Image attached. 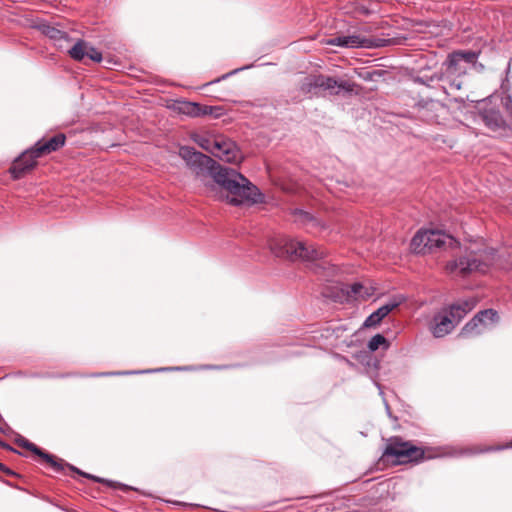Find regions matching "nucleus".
Returning <instances> with one entry per match:
<instances>
[{"mask_svg":"<svg viewBox=\"0 0 512 512\" xmlns=\"http://www.w3.org/2000/svg\"><path fill=\"white\" fill-rule=\"evenodd\" d=\"M179 155L197 176H211L213 183H205L207 187L213 189L218 185L225 189L230 204L238 206L263 202L264 195L260 190L235 169L222 167L211 157L189 146L181 147Z\"/></svg>","mask_w":512,"mask_h":512,"instance_id":"f257e3e1","label":"nucleus"},{"mask_svg":"<svg viewBox=\"0 0 512 512\" xmlns=\"http://www.w3.org/2000/svg\"><path fill=\"white\" fill-rule=\"evenodd\" d=\"M496 257L497 251L494 248L474 249L469 247L464 256L449 261L446 270L450 273H458L462 277L473 272L485 273L495 264Z\"/></svg>","mask_w":512,"mask_h":512,"instance_id":"f03ea898","label":"nucleus"},{"mask_svg":"<svg viewBox=\"0 0 512 512\" xmlns=\"http://www.w3.org/2000/svg\"><path fill=\"white\" fill-rule=\"evenodd\" d=\"M269 247L271 252L279 258H286L289 260H303L313 262L323 259L326 256V251L322 248H317L314 245H307L304 242L296 241L287 236H277L270 240Z\"/></svg>","mask_w":512,"mask_h":512,"instance_id":"7ed1b4c3","label":"nucleus"},{"mask_svg":"<svg viewBox=\"0 0 512 512\" xmlns=\"http://www.w3.org/2000/svg\"><path fill=\"white\" fill-rule=\"evenodd\" d=\"M477 300L469 298L443 308L433 317L430 330L434 337L442 338L451 333L462 319L475 308Z\"/></svg>","mask_w":512,"mask_h":512,"instance_id":"20e7f679","label":"nucleus"},{"mask_svg":"<svg viewBox=\"0 0 512 512\" xmlns=\"http://www.w3.org/2000/svg\"><path fill=\"white\" fill-rule=\"evenodd\" d=\"M425 459V451L411 441L400 436H392L386 440L381 460L391 461L394 465L418 464Z\"/></svg>","mask_w":512,"mask_h":512,"instance_id":"39448f33","label":"nucleus"},{"mask_svg":"<svg viewBox=\"0 0 512 512\" xmlns=\"http://www.w3.org/2000/svg\"><path fill=\"white\" fill-rule=\"evenodd\" d=\"M459 242L440 230H419L411 240V250L416 254H430L445 249L446 246L456 247Z\"/></svg>","mask_w":512,"mask_h":512,"instance_id":"423d86ee","label":"nucleus"},{"mask_svg":"<svg viewBox=\"0 0 512 512\" xmlns=\"http://www.w3.org/2000/svg\"><path fill=\"white\" fill-rule=\"evenodd\" d=\"M336 79L320 73L308 74L299 83V91L309 97L319 96L321 91H327L330 95H339L334 91Z\"/></svg>","mask_w":512,"mask_h":512,"instance_id":"0eeeda50","label":"nucleus"},{"mask_svg":"<svg viewBox=\"0 0 512 512\" xmlns=\"http://www.w3.org/2000/svg\"><path fill=\"white\" fill-rule=\"evenodd\" d=\"M38 158L41 157L36 156V153H34V147L25 150L19 157L14 160L12 166L9 169L12 178L15 180L20 179L32 169H34L37 165Z\"/></svg>","mask_w":512,"mask_h":512,"instance_id":"6e6552de","label":"nucleus"},{"mask_svg":"<svg viewBox=\"0 0 512 512\" xmlns=\"http://www.w3.org/2000/svg\"><path fill=\"white\" fill-rule=\"evenodd\" d=\"M381 40L377 39H368L360 37L359 35H349V36H338L331 39H328L326 41L327 45L332 46H340V47H347V48H372V47H379L382 46L380 44Z\"/></svg>","mask_w":512,"mask_h":512,"instance_id":"1a4fd4ad","label":"nucleus"},{"mask_svg":"<svg viewBox=\"0 0 512 512\" xmlns=\"http://www.w3.org/2000/svg\"><path fill=\"white\" fill-rule=\"evenodd\" d=\"M214 147L212 154L222 161L236 163L241 159L237 145L231 140L224 138L216 139Z\"/></svg>","mask_w":512,"mask_h":512,"instance_id":"9d476101","label":"nucleus"},{"mask_svg":"<svg viewBox=\"0 0 512 512\" xmlns=\"http://www.w3.org/2000/svg\"><path fill=\"white\" fill-rule=\"evenodd\" d=\"M295 222L304 226L307 232L319 235L323 231L328 229V226L320 219L316 218L309 212H306L301 209H295L293 211Z\"/></svg>","mask_w":512,"mask_h":512,"instance_id":"9b49d317","label":"nucleus"},{"mask_svg":"<svg viewBox=\"0 0 512 512\" xmlns=\"http://www.w3.org/2000/svg\"><path fill=\"white\" fill-rule=\"evenodd\" d=\"M66 142V136L63 133H58L49 139L42 138L34 144V153L36 156L44 157L52 152L61 149Z\"/></svg>","mask_w":512,"mask_h":512,"instance_id":"f8f14e48","label":"nucleus"},{"mask_svg":"<svg viewBox=\"0 0 512 512\" xmlns=\"http://www.w3.org/2000/svg\"><path fill=\"white\" fill-rule=\"evenodd\" d=\"M342 294L345 296L347 302L367 300L375 293V288L372 286H364L360 282L353 284H345L341 288Z\"/></svg>","mask_w":512,"mask_h":512,"instance_id":"ddd939ff","label":"nucleus"},{"mask_svg":"<svg viewBox=\"0 0 512 512\" xmlns=\"http://www.w3.org/2000/svg\"><path fill=\"white\" fill-rule=\"evenodd\" d=\"M18 444L38 456L41 461L50 467L53 471H60L63 468L62 466L64 464L59 461L56 456L42 450L36 444L28 441L27 439L19 440Z\"/></svg>","mask_w":512,"mask_h":512,"instance_id":"4468645a","label":"nucleus"},{"mask_svg":"<svg viewBox=\"0 0 512 512\" xmlns=\"http://www.w3.org/2000/svg\"><path fill=\"white\" fill-rule=\"evenodd\" d=\"M496 310L494 309H485L479 311L474 317L468 321L464 327L461 329L459 333V337H470L474 335H479L481 333L480 326H482L483 317H495Z\"/></svg>","mask_w":512,"mask_h":512,"instance_id":"2eb2a0df","label":"nucleus"},{"mask_svg":"<svg viewBox=\"0 0 512 512\" xmlns=\"http://www.w3.org/2000/svg\"><path fill=\"white\" fill-rule=\"evenodd\" d=\"M479 118L485 124V126L492 131H498L506 127L505 120L498 110H481L479 111Z\"/></svg>","mask_w":512,"mask_h":512,"instance_id":"dca6fc26","label":"nucleus"},{"mask_svg":"<svg viewBox=\"0 0 512 512\" xmlns=\"http://www.w3.org/2000/svg\"><path fill=\"white\" fill-rule=\"evenodd\" d=\"M399 302L391 301L381 307H379L376 311L370 314L366 320L364 321V327H376L380 324V322L396 307H398Z\"/></svg>","mask_w":512,"mask_h":512,"instance_id":"f3484780","label":"nucleus"},{"mask_svg":"<svg viewBox=\"0 0 512 512\" xmlns=\"http://www.w3.org/2000/svg\"><path fill=\"white\" fill-rule=\"evenodd\" d=\"M212 107L203 106L195 102L183 101L179 103V112L188 115L190 117H200L209 115L212 113Z\"/></svg>","mask_w":512,"mask_h":512,"instance_id":"a211bd4d","label":"nucleus"},{"mask_svg":"<svg viewBox=\"0 0 512 512\" xmlns=\"http://www.w3.org/2000/svg\"><path fill=\"white\" fill-rule=\"evenodd\" d=\"M58 460L61 461L64 465L62 466L63 468L60 471H55L56 473H65V470L69 469L70 471H72L74 473H77L80 476H83L85 478L91 479V480H93L95 482H98V483H104V484H106L109 487H112V488L121 487L122 489L126 488L125 485H122L120 483H116V482H113L111 480H106V479L97 477L95 475L83 472L80 469H78L77 467H75V466L65 462L61 458H58Z\"/></svg>","mask_w":512,"mask_h":512,"instance_id":"6ab92c4d","label":"nucleus"},{"mask_svg":"<svg viewBox=\"0 0 512 512\" xmlns=\"http://www.w3.org/2000/svg\"><path fill=\"white\" fill-rule=\"evenodd\" d=\"M88 49V42L78 40L73 47L69 50V55L76 61H83Z\"/></svg>","mask_w":512,"mask_h":512,"instance_id":"aec40b11","label":"nucleus"},{"mask_svg":"<svg viewBox=\"0 0 512 512\" xmlns=\"http://www.w3.org/2000/svg\"><path fill=\"white\" fill-rule=\"evenodd\" d=\"M40 30H41L42 34H44L45 36H47L53 40H61V39L65 38V36H66L65 32H63L49 24L41 25Z\"/></svg>","mask_w":512,"mask_h":512,"instance_id":"412c9836","label":"nucleus"},{"mask_svg":"<svg viewBox=\"0 0 512 512\" xmlns=\"http://www.w3.org/2000/svg\"><path fill=\"white\" fill-rule=\"evenodd\" d=\"M193 141L197 143L202 149L210 152L214 151V143L216 142V139H210L209 137L205 135H199L196 134L192 137Z\"/></svg>","mask_w":512,"mask_h":512,"instance_id":"4be33fe9","label":"nucleus"},{"mask_svg":"<svg viewBox=\"0 0 512 512\" xmlns=\"http://www.w3.org/2000/svg\"><path fill=\"white\" fill-rule=\"evenodd\" d=\"M359 86L355 83V82H352V81H338L336 79V85L334 86V91H339V93L341 91H345L347 93H358V91L356 90V88H358Z\"/></svg>","mask_w":512,"mask_h":512,"instance_id":"5701e85b","label":"nucleus"},{"mask_svg":"<svg viewBox=\"0 0 512 512\" xmlns=\"http://www.w3.org/2000/svg\"><path fill=\"white\" fill-rule=\"evenodd\" d=\"M381 345L388 347L386 338L381 334L374 335L368 342V348L370 351H376Z\"/></svg>","mask_w":512,"mask_h":512,"instance_id":"b1692460","label":"nucleus"},{"mask_svg":"<svg viewBox=\"0 0 512 512\" xmlns=\"http://www.w3.org/2000/svg\"><path fill=\"white\" fill-rule=\"evenodd\" d=\"M460 62L456 51L450 53L446 60L447 70L451 73H457L459 71L458 65Z\"/></svg>","mask_w":512,"mask_h":512,"instance_id":"393cba45","label":"nucleus"},{"mask_svg":"<svg viewBox=\"0 0 512 512\" xmlns=\"http://www.w3.org/2000/svg\"><path fill=\"white\" fill-rule=\"evenodd\" d=\"M458 57H459V60L461 62H465V63H474L477 58H478V54L474 51H456Z\"/></svg>","mask_w":512,"mask_h":512,"instance_id":"a878e982","label":"nucleus"},{"mask_svg":"<svg viewBox=\"0 0 512 512\" xmlns=\"http://www.w3.org/2000/svg\"><path fill=\"white\" fill-rule=\"evenodd\" d=\"M85 57H87L90 60H92L93 62H97V63L102 61L101 52H99L96 48L91 46L89 43H88V49H87V53H86Z\"/></svg>","mask_w":512,"mask_h":512,"instance_id":"bb28decb","label":"nucleus"},{"mask_svg":"<svg viewBox=\"0 0 512 512\" xmlns=\"http://www.w3.org/2000/svg\"><path fill=\"white\" fill-rule=\"evenodd\" d=\"M498 321H499V315H498V313L496 312L495 317H489V316L483 317V321H482V324H481V325L486 326V325H488L489 323H490V324H494V323H497Z\"/></svg>","mask_w":512,"mask_h":512,"instance_id":"cd10ccee","label":"nucleus"},{"mask_svg":"<svg viewBox=\"0 0 512 512\" xmlns=\"http://www.w3.org/2000/svg\"><path fill=\"white\" fill-rule=\"evenodd\" d=\"M0 471H2L3 473H5L6 475H9V476H16L17 475L15 472H13L10 468L6 467L2 463H0Z\"/></svg>","mask_w":512,"mask_h":512,"instance_id":"c85d7f7f","label":"nucleus"},{"mask_svg":"<svg viewBox=\"0 0 512 512\" xmlns=\"http://www.w3.org/2000/svg\"><path fill=\"white\" fill-rule=\"evenodd\" d=\"M506 448H512V440L504 446H499L497 448L489 447V448L484 449L483 451L488 452V451L501 450V449H506Z\"/></svg>","mask_w":512,"mask_h":512,"instance_id":"c756f323","label":"nucleus"},{"mask_svg":"<svg viewBox=\"0 0 512 512\" xmlns=\"http://www.w3.org/2000/svg\"><path fill=\"white\" fill-rule=\"evenodd\" d=\"M235 72H236V71H232V72H230V73H226V74H224L223 76H221V77H219V78H217V79H215V80H213V81H210V82L206 83V84H205V86H208V85H211V84H214V83H218V82H220L222 79H226L228 76H230L231 74H233V73H235Z\"/></svg>","mask_w":512,"mask_h":512,"instance_id":"7c9ffc66","label":"nucleus"},{"mask_svg":"<svg viewBox=\"0 0 512 512\" xmlns=\"http://www.w3.org/2000/svg\"><path fill=\"white\" fill-rule=\"evenodd\" d=\"M0 447L8 450V451H11V452H14V453H18L20 454L16 449H14L12 446H10L9 444L3 442L2 440H0Z\"/></svg>","mask_w":512,"mask_h":512,"instance_id":"2f4dec72","label":"nucleus"}]
</instances>
